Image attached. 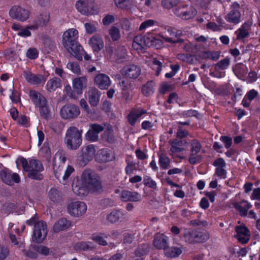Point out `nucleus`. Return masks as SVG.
Returning <instances> with one entry per match:
<instances>
[{
  "label": "nucleus",
  "instance_id": "f257e3e1",
  "mask_svg": "<svg viewBox=\"0 0 260 260\" xmlns=\"http://www.w3.org/2000/svg\"><path fill=\"white\" fill-rule=\"evenodd\" d=\"M72 187L73 192L80 197L99 192L102 188L99 176L90 169L83 171L80 179L74 178Z\"/></svg>",
  "mask_w": 260,
  "mask_h": 260
},
{
  "label": "nucleus",
  "instance_id": "f03ea898",
  "mask_svg": "<svg viewBox=\"0 0 260 260\" xmlns=\"http://www.w3.org/2000/svg\"><path fill=\"white\" fill-rule=\"evenodd\" d=\"M78 31L75 28H70L64 31L62 35V44L67 51L79 60L83 57L86 60L91 59L90 55L87 54L77 41Z\"/></svg>",
  "mask_w": 260,
  "mask_h": 260
},
{
  "label": "nucleus",
  "instance_id": "7ed1b4c3",
  "mask_svg": "<svg viewBox=\"0 0 260 260\" xmlns=\"http://www.w3.org/2000/svg\"><path fill=\"white\" fill-rule=\"evenodd\" d=\"M19 160L21 164L23 170L29 172L28 176L29 178L38 180L42 179L43 177L40 172L43 170V167L40 161L35 159H30L28 162L27 160L23 157L19 158Z\"/></svg>",
  "mask_w": 260,
  "mask_h": 260
},
{
  "label": "nucleus",
  "instance_id": "20e7f679",
  "mask_svg": "<svg viewBox=\"0 0 260 260\" xmlns=\"http://www.w3.org/2000/svg\"><path fill=\"white\" fill-rule=\"evenodd\" d=\"M82 131L75 126H71L67 130L65 143L68 149L76 150L81 145Z\"/></svg>",
  "mask_w": 260,
  "mask_h": 260
},
{
  "label": "nucleus",
  "instance_id": "39448f33",
  "mask_svg": "<svg viewBox=\"0 0 260 260\" xmlns=\"http://www.w3.org/2000/svg\"><path fill=\"white\" fill-rule=\"evenodd\" d=\"M75 7L80 14L84 16H92L99 14L100 9L94 0H78Z\"/></svg>",
  "mask_w": 260,
  "mask_h": 260
},
{
  "label": "nucleus",
  "instance_id": "423d86ee",
  "mask_svg": "<svg viewBox=\"0 0 260 260\" xmlns=\"http://www.w3.org/2000/svg\"><path fill=\"white\" fill-rule=\"evenodd\" d=\"M183 238L188 243H201L209 238L208 234L202 233L192 229H183Z\"/></svg>",
  "mask_w": 260,
  "mask_h": 260
},
{
  "label": "nucleus",
  "instance_id": "0eeeda50",
  "mask_svg": "<svg viewBox=\"0 0 260 260\" xmlns=\"http://www.w3.org/2000/svg\"><path fill=\"white\" fill-rule=\"evenodd\" d=\"M29 95L36 108L39 109L40 114L42 116L46 115L48 113V106L45 98L35 90H30Z\"/></svg>",
  "mask_w": 260,
  "mask_h": 260
},
{
  "label": "nucleus",
  "instance_id": "6e6552de",
  "mask_svg": "<svg viewBox=\"0 0 260 260\" xmlns=\"http://www.w3.org/2000/svg\"><path fill=\"white\" fill-rule=\"evenodd\" d=\"M9 15L12 19L24 22L30 18V12L28 9L16 5L10 9Z\"/></svg>",
  "mask_w": 260,
  "mask_h": 260
},
{
  "label": "nucleus",
  "instance_id": "1a4fd4ad",
  "mask_svg": "<svg viewBox=\"0 0 260 260\" xmlns=\"http://www.w3.org/2000/svg\"><path fill=\"white\" fill-rule=\"evenodd\" d=\"M47 234V225L43 221H38L35 224L32 235V240L37 243L42 242Z\"/></svg>",
  "mask_w": 260,
  "mask_h": 260
},
{
  "label": "nucleus",
  "instance_id": "9d476101",
  "mask_svg": "<svg viewBox=\"0 0 260 260\" xmlns=\"http://www.w3.org/2000/svg\"><path fill=\"white\" fill-rule=\"evenodd\" d=\"M67 210L70 215L74 217H79L86 213L87 206L83 202H72L68 205Z\"/></svg>",
  "mask_w": 260,
  "mask_h": 260
},
{
  "label": "nucleus",
  "instance_id": "9b49d317",
  "mask_svg": "<svg viewBox=\"0 0 260 260\" xmlns=\"http://www.w3.org/2000/svg\"><path fill=\"white\" fill-rule=\"evenodd\" d=\"M80 113L79 107L74 104L63 106L60 110V115L64 120L73 119L77 118Z\"/></svg>",
  "mask_w": 260,
  "mask_h": 260
},
{
  "label": "nucleus",
  "instance_id": "f8f14e48",
  "mask_svg": "<svg viewBox=\"0 0 260 260\" xmlns=\"http://www.w3.org/2000/svg\"><path fill=\"white\" fill-rule=\"evenodd\" d=\"M120 73L126 78L135 79L141 75V69L138 65L129 64L124 66L120 70Z\"/></svg>",
  "mask_w": 260,
  "mask_h": 260
},
{
  "label": "nucleus",
  "instance_id": "ddd939ff",
  "mask_svg": "<svg viewBox=\"0 0 260 260\" xmlns=\"http://www.w3.org/2000/svg\"><path fill=\"white\" fill-rule=\"evenodd\" d=\"M240 7L239 4L234 3L231 6V11L225 16V19L229 23L238 24L241 21Z\"/></svg>",
  "mask_w": 260,
  "mask_h": 260
},
{
  "label": "nucleus",
  "instance_id": "4468645a",
  "mask_svg": "<svg viewBox=\"0 0 260 260\" xmlns=\"http://www.w3.org/2000/svg\"><path fill=\"white\" fill-rule=\"evenodd\" d=\"M180 34L177 31H173L171 28H168L164 32L159 34L158 36L166 42L175 44L183 42L182 39L179 38Z\"/></svg>",
  "mask_w": 260,
  "mask_h": 260
},
{
  "label": "nucleus",
  "instance_id": "2eb2a0df",
  "mask_svg": "<svg viewBox=\"0 0 260 260\" xmlns=\"http://www.w3.org/2000/svg\"><path fill=\"white\" fill-rule=\"evenodd\" d=\"M235 237L242 244L247 243L250 240V233L244 224L236 226Z\"/></svg>",
  "mask_w": 260,
  "mask_h": 260
},
{
  "label": "nucleus",
  "instance_id": "dca6fc26",
  "mask_svg": "<svg viewBox=\"0 0 260 260\" xmlns=\"http://www.w3.org/2000/svg\"><path fill=\"white\" fill-rule=\"evenodd\" d=\"M0 176L3 181L8 185H12L14 182L18 183L20 181L19 175L10 171L3 170L0 173Z\"/></svg>",
  "mask_w": 260,
  "mask_h": 260
},
{
  "label": "nucleus",
  "instance_id": "f3484780",
  "mask_svg": "<svg viewBox=\"0 0 260 260\" xmlns=\"http://www.w3.org/2000/svg\"><path fill=\"white\" fill-rule=\"evenodd\" d=\"M94 84L101 90L107 89L111 84L108 76L99 74L94 78Z\"/></svg>",
  "mask_w": 260,
  "mask_h": 260
},
{
  "label": "nucleus",
  "instance_id": "a211bd4d",
  "mask_svg": "<svg viewBox=\"0 0 260 260\" xmlns=\"http://www.w3.org/2000/svg\"><path fill=\"white\" fill-rule=\"evenodd\" d=\"M81 152V160L84 164H86L94 158L95 149L93 145H89L83 147Z\"/></svg>",
  "mask_w": 260,
  "mask_h": 260
},
{
  "label": "nucleus",
  "instance_id": "6ab92c4d",
  "mask_svg": "<svg viewBox=\"0 0 260 260\" xmlns=\"http://www.w3.org/2000/svg\"><path fill=\"white\" fill-rule=\"evenodd\" d=\"M251 22L244 23L236 31V40H242L249 36L250 31Z\"/></svg>",
  "mask_w": 260,
  "mask_h": 260
},
{
  "label": "nucleus",
  "instance_id": "aec40b11",
  "mask_svg": "<svg viewBox=\"0 0 260 260\" xmlns=\"http://www.w3.org/2000/svg\"><path fill=\"white\" fill-rule=\"evenodd\" d=\"M121 200L124 202H139L141 200V194L136 191L124 190L120 194Z\"/></svg>",
  "mask_w": 260,
  "mask_h": 260
},
{
  "label": "nucleus",
  "instance_id": "412c9836",
  "mask_svg": "<svg viewBox=\"0 0 260 260\" xmlns=\"http://www.w3.org/2000/svg\"><path fill=\"white\" fill-rule=\"evenodd\" d=\"M66 160L64 156L61 152H57L53 158V170L55 176L59 178V168L64 164Z\"/></svg>",
  "mask_w": 260,
  "mask_h": 260
},
{
  "label": "nucleus",
  "instance_id": "4be33fe9",
  "mask_svg": "<svg viewBox=\"0 0 260 260\" xmlns=\"http://www.w3.org/2000/svg\"><path fill=\"white\" fill-rule=\"evenodd\" d=\"M153 244L156 248L165 250L168 246V238L162 234L157 233L154 237Z\"/></svg>",
  "mask_w": 260,
  "mask_h": 260
},
{
  "label": "nucleus",
  "instance_id": "5701e85b",
  "mask_svg": "<svg viewBox=\"0 0 260 260\" xmlns=\"http://www.w3.org/2000/svg\"><path fill=\"white\" fill-rule=\"evenodd\" d=\"M233 206L242 216H246L248 214V210L252 207V205L246 200L234 203Z\"/></svg>",
  "mask_w": 260,
  "mask_h": 260
},
{
  "label": "nucleus",
  "instance_id": "b1692460",
  "mask_svg": "<svg viewBox=\"0 0 260 260\" xmlns=\"http://www.w3.org/2000/svg\"><path fill=\"white\" fill-rule=\"evenodd\" d=\"M87 79L85 77H78L73 80V88L78 95L82 93V90L85 87Z\"/></svg>",
  "mask_w": 260,
  "mask_h": 260
},
{
  "label": "nucleus",
  "instance_id": "393cba45",
  "mask_svg": "<svg viewBox=\"0 0 260 260\" xmlns=\"http://www.w3.org/2000/svg\"><path fill=\"white\" fill-rule=\"evenodd\" d=\"M88 44L94 52L100 51L104 47V42L100 36L95 35L92 37L88 41Z\"/></svg>",
  "mask_w": 260,
  "mask_h": 260
},
{
  "label": "nucleus",
  "instance_id": "a878e982",
  "mask_svg": "<svg viewBox=\"0 0 260 260\" xmlns=\"http://www.w3.org/2000/svg\"><path fill=\"white\" fill-rule=\"evenodd\" d=\"M145 46H146V36H138L134 38L133 47L135 50L139 52H143Z\"/></svg>",
  "mask_w": 260,
  "mask_h": 260
},
{
  "label": "nucleus",
  "instance_id": "bb28decb",
  "mask_svg": "<svg viewBox=\"0 0 260 260\" xmlns=\"http://www.w3.org/2000/svg\"><path fill=\"white\" fill-rule=\"evenodd\" d=\"M88 101L92 106H96L99 103L100 94L95 88H90L88 91Z\"/></svg>",
  "mask_w": 260,
  "mask_h": 260
},
{
  "label": "nucleus",
  "instance_id": "cd10ccee",
  "mask_svg": "<svg viewBox=\"0 0 260 260\" xmlns=\"http://www.w3.org/2000/svg\"><path fill=\"white\" fill-rule=\"evenodd\" d=\"M146 110L138 109L132 110L128 115V121L132 125H134L137 119L143 114L146 113Z\"/></svg>",
  "mask_w": 260,
  "mask_h": 260
},
{
  "label": "nucleus",
  "instance_id": "c85d7f7f",
  "mask_svg": "<svg viewBox=\"0 0 260 260\" xmlns=\"http://www.w3.org/2000/svg\"><path fill=\"white\" fill-rule=\"evenodd\" d=\"M49 14L47 12H45L40 14L38 21L34 25L29 26V28L31 30L37 29L40 26L45 25L47 24L49 20Z\"/></svg>",
  "mask_w": 260,
  "mask_h": 260
},
{
  "label": "nucleus",
  "instance_id": "c756f323",
  "mask_svg": "<svg viewBox=\"0 0 260 260\" xmlns=\"http://www.w3.org/2000/svg\"><path fill=\"white\" fill-rule=\"evenodd\" d=\"M71 225V222L66 218H62L59 219L53 226V230L55 232H58L65 230Z\"/></svg>",
  "mask_w": 260,
  "mask_h": 260
},
{
  "label": "nucleus",
  "instance_id": "7c9ffc66",
  "mask_svg": "<svg viewBox=\"0 0 260 260\" xmlns=\"http://www.w3.org/2000/svg\"><path fill=\"white\" fill-rule=\"evenodd\" d=\"M111 159L110 152L106 149L100 150L95 157V160L99 162H105Z\"/></svg>",
  "mask_w": 260,
  "mask_h": 260
},
{
  "label": "nucleus",
  "instance_id": "2f4dec72",
  "mask_svg": "<svg viewBox=\"0 0 260 260\" xmlns=\"http://www.w3.org/2000/svg\"><path fill=\"white\" fill-rule=\"evenodd\" d=\"M146 37V46L149 47H154L156 48H160L163 45L161 40L154 37L152 36L148 35Z\"/></svg>",
  "mask_w": 260,
  "mask_h": 260
},
{
  "label": "nucleus",
  "instance_id": "473e14b6",
  "mask_svg": "<svg viewBox=\"0 0 260 260\" xmlns=\"http://www.w3.org/2000/svg\"><path fill=\"white\" fill-rule=\"evenodd\" d=\"M61 86V81L60 79L54 77L50 79L47 83L46 88L49 91H54L57 88L60 87Z\"/></svg>",
  "mask_w": 260,
  "mask_h": 260
},
{
  "label": "nucleus",
  "instance_id": "72a5a7b5",
  "mask_svg": "<svg viewBox=\"0 0 260 260\" xmlns=\"http://www.w3.org/2000/svg\"><path fill=\"white\" fill-rule=\"evenodd\" d=\"M135 4V0H115L116 7L122 9H131Z\"/></svg>",
  "mask_w": 260,
  "mask_h": 260
},
{
  "label": "nucleus",
  "instance_id": "f704fd0d",
  "mask_svg": "<svg viewBox=\"0 0 260 260\" xmlns=\"http://www.w3.org/2000/svg\"><path fill=\"white\" fill-rule=\"evenodd\" d=\"M165 255L168 257H175L179 256L182 253L180 248L176 247H166L164 250Z\"/></svg>",
  "mask_w": 260,
  "mask_h": 260
},
{
  "label": "nucleus",
  "instance_id": "c9c22d12",
  "mask_svg": "<svg viewBox=\"0 0 260 260\" xmlns=\"http://www.w3.org/2000/svg\"><path fill=\"white\" fill-rule=\"evenodd\" d=\"M14 226V224L10 223L8 226V230L9 231L10 238L12 242L15 245H18L20 248H22V250H24V245L23 242H20L19 243L17 241V239L15 235L13 234L12 228Z\"/></svg>",
  "mask_w": 260,
  "mask_h": 260
},
{
  "label": "nucleus",
  "instance_id": "e433bc0d",
  "mask_svg": "<svg viewBox=\"0 0 260 260\" xmlns=\"http://www.w3.org/2000/svg\"><path fill=\"white\" fill-rule=\"evenodd\" d=\"M90 128L92 131L99 135V134L103 131H105L106 129H111L112 125L108 123H105L104 125L94 123L91 124Z\"/></svg>",
  "mask_w": 260,
  "mask_h": 260
},
{
  "label": "nucleus",
  "instance_id": "4c0bfd02",
  "mask_svg": "<svg viewBox=\"0 0 260 260\" xmlns=\"http://www.w3.org/2000/svg\"><path fill=\"white\" fill-rule=\"evenodd\" d=\"M196 14V11L195 9L191 7H185V9L183 12V14L181 16V18L182 19H189L194 17Z\"/></svg>",
  "mask_w": 260,
  "mask_h": 260
},
{
  "label": "nucleus",
  "instance_id": "58836bf2",
  "mask_svg": "<svg viewBox=\"0 0 260 260\" xmlns=\"http://www.w3.org/2000/svg\"><path fill=\"white\" fill-rule=\"evenodd\" d=\"M105 237L102 233H94L91 235L90 239L98 244L105 246L107 244V241L105 240Z\"/></svg>",
  "mask_w": 260,
  "mask_h": 260
},
{
  "label": "nucleus",
  "instance_id": "ea45409f",
  "mask_svg": "<svg viewBox=\"0 0 260 260\" xmlns=\"http://www.w3.org/2000/svg\"><path fill=\"white\" fill-rule=\"evenodd\" d=\"M148 246L147 245H143L139 246L135 251V258H142L148 252Z\"/></svg>",
  "mask_w": 260,
  "mask_h": 260
},
{
  "label": "nucleus",
  "instance_id": "a19ab883",
  "mask_svg": "<svg viewBox=\"0 0 260 260\" xmlns=\"http://www.w3.org/2000/svg\"><path fill=\"white\" fill-rule=\"evenodd\" d=\"M93 247V244L90 242H80L77 243L74 246L76 250H85Z\"/></svg>",
  "mask_w": 260,
  "mask_h": 260
},
{
  "label": "nucleus",
  "instance_id": "79ce46f5",
  "mask_svg": "<svg viewBox=\"0 0 260 260\" xmlns=\"http://www.w3.org/2000/svg\"><path fill=\"white\" fill-rule=\"evenodd\" d=\"M117 60L120 62L127 58V50L123 46L119 47L116 50Z\"/></svg>",
  "mask_w": 260,
  "mask_h": 260
},
{
  "label": "nucleus",
  "instance_id": "37998d69",
  "mask_svg": "<svg viewBox=\"0 0 260 260\" xmlns=\"http://www.w3.org/2000/svg\"><path fill=\"white\" fill-rule=\"evenodd\" d=\"M190 153L197 154L201 150L202 145L200 142L197 140H193L190 143Z\"/></svg>",
  "mask_w": 260,
  "mask_h": 260
},
{
  "label": "nucleus",
  "instance_id": "c03bdc74",
  "mask_svg": "<svg viewBox=\"0 0 260 260\" xmlns=\"http://www.w3.org/2000/svg\"><path fill=\"white\" fill-rule=\"evenodd\" d=\"M171 147L170 148V151L173 153L180 152L182 151V148H181V142L177 140H174L170 142Z\"/></svg>",
  "mask_w": 260,
  "mask_h": 260
},
{
  "label": "nucleus",
  "instance_id": "a18cd8bd",
  "mask_svg": "<svg viewBox=\"0 0 260 260\" xmlns=\"http://www.w3.org/2000/svg\"><path fill=\"white\" fill-rule=\"evenodd\" d=\"M142 93L146 96H149L153 92V83L148 82L144 85L142 89Z\"/></svg>",
  "mask_w": 260,
  "mask_h": 260
},
{
  "label": "nucleus",
  "instance_id": "49530a36",
  "mask_svg": "<svg viewBox=\"0 0 260 260\" xmlns=\"http://www.w3.org/2000/svg\"><path fill=\"white\" fill-rule=\"evenodd\" d=\"M102 139L109 143H112L114 142L112 127L111 129H106L104 131Z\"/></svg>",
  "mask_w": 260,
  "mask_h": 260
},
{
  "label": "nucleus",
  "instance_id": "de8ad7c7",
  "mask_svg": "<svg viewBox=\"0 0 260 260\" xmlns=\"http://www.w3.org/2000/svg\"><path fill=\"white\" fill-rule=\"evenodd\" d=\"M96 22H86L84 23V26L86 32L88 34H92L96 31Z\"/></svg>",
  "mask_w": 260,
  "mask_h": 260
},
{
  "label": "nucleus",
  "instance_id": "09e8293b",
  "mask_svg": "<svg viewBox=\"0 0 260 260\" xmlns=\"http://www.w3.org/2000/svg\"><path fill=\"white\" fill-rule=\"evenodd\" d=\"M230 64V59L228 58H224L218 61L216 64L215 69V70H225Z\"/></svg>",
  "mask_w": 260,
  "mask_h": 260
},
{
  "label": "nucleus",
  "instance_id": "8fccbe9b",
  "mask_svg": "<svg viewBox=\"0 0 260 260\" xmlns=\"http://www.w3.org/2000/svg\"><path fill=\"white\" fill-rule=\"evenodd\" d=\"M67 68L71 70L73 73L77 74H81L80 66L77 62H70L67 65Z\"/></svg>",
  "mask_w": 260,
  "mask_h": 260
},
{
  "label": "nucleus",
  "instance_id": "3c124183",
  "mask_svg": "<svg viewBox=\"0 0 260 260\" xmlns=\"http://www.w3.org/2000/svg\"><path fill=\"white\" fill-rule=\"evenodd\" d=\"M143 183L145 186H147L152 189H156L157 184L150 176H145L143 179Z\"/></svg>",
  "mask_w": 260,
  "mask_h": 260
},
{
  "label": "nucleus",
  "instance_id": "603ef678",
  "mask_svg": "<svg viewBox=\"0 0 260 260\" xmlns=\"http://www.w3.org/2000/svg\"><path fill=\"white\" fill-rule=\"evenodd\" d=\"M85 138L91 142H96L99 140V135L90 128L85 135Z\"/></svg>",
  "mask_w": 260,
  "mask_h": 260
},
{
  "label": "nucleus",
  "instance_id": "864d4df0",
  "mask_svg": "<svg viewBox=\"0 0 260 260\" xmlns=\"http://www.w3.org/2000/svg\"><path fill=\"white\" fill-rule=\"evenodd\" d=\"M48 196L49 199L54 202L59 199L60 193L57 189L52 188L49 190Z\"/></svg>",
  "mask_w": 260,
  "mask_h": 260
},
{
  "label": "nucleus",
  "instance_id": "5fc2aeb1",
  "mask_svg": "<svg viewBox=\"0 0 260 260\" xmlns=\"http://www.w3.org/2000/svg\"><path fill=\"white\" fill-rule=\"evenodd\" d=\"M170 164L169 157L165 155H160L159 158V164L163 169H167Z\"/></svg>",
  "mask_w": 260,
  "mask_h": 260
},
{
  "label": "nucleus",
  "instance_id": "6e6d98bb",
  "mask_svg": "<svg viewBox=\"0 0 260 260\" xmlns=\"http://www.w3.org/2000/svg\"><path fill=\"white\" fill-rule=\"evenodd\" d=\"M127 216L125 213L121 211H117L115 213V222H122L126 220Z\"/></svg>",
  "mask_w": 260,
  "mask_h": 260
},
{
  "label": "nucleus",
  "instance_id": "4d7b16f0",
  "mask_svg": "<svg viewBox=\"0 0 260 260\" xmlns=\"http://www.w3.org/2000/svg\"><path fill=\"white\" fill-rule=\"evenodd\" d=\"M177 57L179 59L188 63H194L193 57L190 54L181 53L178 54Z\"/></svg>",
  "mask_w": 260,
  "mask_h": 260
},
{
  "label": "nucleus",
  "instance_id": "13d9d810",
  "mask_svg": "<svg viewBox=\"0 0 260 260\" xmlns=\"http://www.w3.org/2000/svg\"><path fill=\"white\" fill-rule=\"evenodd\" d=\"M30 83L38 85L42 82H44L46 80V78L43 75H34L32 78H31Z\"/></svg>",
  "mask_w": 260,
  "mask_h": 260
},
{
  "label": "nucleus",
  "instance_id": "bf43d9fd",
  "mask_svg": "<svg viewBox=\"0 0 260 260\" xmlns=\"http://www.w3.org/2000/svg\"><path fill=\"white\" fill-rule=\"evenodd\" d=\"M38 51L35 48H29L26 53V56L30 59H34L38 56Z\"/></svg>",
  "mask_w": 260,
  "mask_h": 260
},
{
  "label": "nucleus",
  "instance_id": "052dcab7",
  "mask_svg": "<svg viewBox=\"0 0 260 260\" xmlns=\"http://www.w3.org/2000/svg\"><path fill=\"white\" fill-rule=\"evenodd\" d=\"M179 0H162V5L167 9H170L176 5Z\"/></svg>",
  "mask_w": 260,
  "mask_h": 260
},
{
  "label": "nucleus",
  "instance_id": "680f3d73",
  "mask_svg": "<svg viewBox=\"0 0 260 260\" xmlns=\"http://www.w3.org/2000/svg\"><path fill=\"white\" fill-rule=\"evenodd\" d=\"M155 24V21L152 19L146 20L142 23L139 27L140 30L145 29L147 28L152 26Z\"/></svg>",
  "mask_w": 260,
  "mask_h": 260
},
{
  "label": "nucleus",
  "instance_id": "e2e57ef3",
  "mask_svg": "<svg viewBox=\"0 0 260 260\" xmlns=\"http://www.w3.org/2000/svg\"><path fill=\"white\" fill-rule=\"evenodd\" d=\"M74 171L73 167L68 166L62 178V183L65 184L66 183V180L70 177L71 174Z\"/></svg>",
  "mask_w": 260,
  "mask_h": 260
},
{
  "label": "nucleus",
  "instance_id": "0e129e2a",
  "mask_svg": "<svg viewBox=\"0 0 260 260\" xmlns=\"http://www.w3.org/2000/svg\"><path fill=\"white\" fill-rule=\"evenodd\" d=\"M152 63L154 66L153 69L156 70V74L158 76L161 71L162 63L156 59L154 58L152 60Z\"/></svg>",
  "mask_w": 260,
  "mask_h": 260
},
{
  "label": "nucleus",
  "instance_id": "69168bd1",
  "mask_svg": "<svg viewBox=\"0 0 260 260\" xmlns=\"http://www.w3.org/2000/svg\"><path fill=\"white\" fill-rule=\"evenodd\" d=\"M220 140L224 144V146L226 149L231 147L232 144V139L227 136H221Z\"/></svg>",
  "mask_w": 260,
  "mask_h": 260
},
{
  "label": "nucleus",
  "instance_id": "338daca9",
  "mask_svg": "<svg viewBox=\"0 0 260 260\" xmlns=\"http://www.w3.org/2000/svg\"><path fill=\"white\" fill-rule=\"evenodd\" d=\"M36 247H31L30 249L25 252L26 256L30 258H36L38 255V252L36 250Z\"/></svg>",
  "mask_w": 260,
  "mask_h": 260
},
{
  "label": "nucleus",
  "instance_id": "774afa93",
  "mask_svg": "<svg viewBox=\"0 0 260 260\" xmlns=\"http://www.w3.org/2000/svg\"><path fill=\"white\" fill-rule=\"evenodd\" d=\"M214 175L220 178H225L226 176V171L224 168H216Z\"/></svg>",
  "mask_w": 260,
  "mask_h": 260
}]
</instances>
